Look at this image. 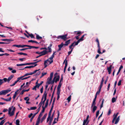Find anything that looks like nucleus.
Segmentation results:
<instances>
[{"label": "nucleus", "mask_w": 125, "mask_h": 125, "mask_svg": "<svg viewBox=\"0 0 125 125\" xmlns=\"http://www.w3.org/2000/svg\"><path fill=\"white\" fill-rule=\"evenodd\" d=\"M4 81L3 79H0V86L2 84L4 83Z\"/></svg>", "instance_id": "nucleus-33"}, {"label": "nucleus", "mask_w": 125, "mask_h": 125, "mask_svg": "<svg viewBox=\"0 0 125 125\" xmlns=\"http://www.w3.org/2000/svg\"><path fill=\"white\" fill-rule=\"evenodd\" d=\"M46 99H45V100H44L43 101H41L40 102V103H39V109L41 107L42 105V104H43V106L44 104V103H45V101L46 100Z\"/></svg>", "instance_id": "nucleus-9"}, {"label": "nucleus", "mask_w": 125, "mask_h": 125, "mask_svg": "<svg viewBox=\"0 0 125 125\" xmlns=\"http://www.w3.org/2000/svg\"><path fill=\"white\" fill-rule=\"evenodd\" d=\"M61 90L60 89H57V95H60Z\"/></svg>", "instance_id": "nucleus-43"}, {"label": "nucleus", "mask_w": 125, "mask_h": 125, "mask_svg": "<svg viewBox=\"0 0 125 125\" xmlns=\"http://www.w3.org/2000/svg\"><path fill=\"white\" fill-rule=\"evenodd\" d=\"M18 54L21 55H27V54L21 52H19L18 53Z\"/></svg>", "instance_id": "nucleus-31"}, {"label": "nucleus", "mask_w": 125, "mask_h": 125, "mask_svg": "<svg viewBox=\"0 0 125 125\" xmlns=\"http://www.w3.org/2000/svg\"><path fill=\"white\" fill-rule=\"evenodd\" d=\"M83 39L81 37L79 40H78L76 42V45H77L78 43L81 41H83Z\"/></svg>", "instance_id": "nucleus-16"}, {"label": "nucleus", "mask_w": 125, "mask_h": 125, "mask_svg": "<svg viewBox=\"0 0 125 125\" xmlns=\"http://www.w3.org/2000/svg\"><path fill=\"white\" fill-rule=\"evenodd\" d=\"M119 116H118L116 118V121L115 123V124H117L119 122Z\"/></svg>", "instance_id": "nucleus-21"}, {"label": "nucleus", "mask_w": 125, "mask_h": 125, "mask_svg": "<svg viewBox=\"0 0 125 125\" xmlns=\"http://www.w3.org/2000/svg\"><path fill=\"white\" fill-rule=\"evenodd\" d=\"M116 100V98L115 97H113L112 99V103H114L115 102Z\"/></svg>", "instance_id": "nucleus-27"}, {"label": "nucleus", "mask_w": 125, "mask_h": 125, "mask_svg": "<svg viewBox=\"0 0 125 125\" xmlns=\"http://www.w3.org/2000/svg\"><path fill=\"white\" fill-rule=\"evenodd\" d=\"M104 81V77H103L102 78V80L101 82L100 87L99 88V89H101L102 87L103 86V82Z\"/></svg>", "instance_id": "nucleus-18"}, {"label": "nucleus", "mask_w": 125, "mask_h": 125, "mask_svg": "<svg viewBox=\"0 0 125 125\" xmlns=\"http://www.w3.org/2000/svg\"><path fill=\"white\" fill-rule=\"evenodd\" d=\"M61 83V82H60L58 86L57 89H60L62 85V83Z\"/></svg>", "instance_id": "nucleus-34"}, {"label": "nucleus", "mask_w": 125, "mask_h": 125, "mask_svg": "<svg viewBox=\"0 0 125 125\" xmlns=\"http://www.w3.org/2000/svg\"><path fill=\"white\" fill-rule=\"evenodd\" d=\"M45 50L47 51V53L48 52H51L52 51V49L50 47H48L47 48V49H46Z\"/></svg>", "instance_id": "nucleus-19"}, {"label": "nucleus", "mask_w": 125, "mask_h": 125, "mask_svg": "<svg viewBox=\"0 0 125 125\" xmlns=\"http://www.w3.org/2000/svg\"><path fill=\"white\" fill-rule=\"evenodd\" d=\"M47 114H45L42 117L41 119V122L42 123L44 120L45 119L47 115Z\"/></svg>", "instance_id": "nucleus-15"}, {"label": "nucleus", "mask_w": 125, "mask_h": 125, "mask_svg": "<svg viewBox=\"0 0 125 125\" xmlns=\"http://www.w3.org/2000/svg\"><path fill=\"white\" fill-rule=\"evenodd\" d=\"M40 119H37L35 125H38L39 124Z\"/></svg>", "instance_id": "nucleus-30"}, {"label": "nucleus", "mask_w": 125, "mask_h": 125, "mask_svg": "<svg viewBox=\"0 0 125 125\" xmlns=\"http://www.w3.org/2000/svg\"><path fill=\"white\" fill-rule=\"evenodd\" d=\"M47 73H42V75L41 76V78L42 77L44 76L45 75H46L47 74Z\"/></svg>", "instance_id": "nucleus-56"}, {"label": "nucleus", "mask_w": 125, "mask_h": 125, "mask_svg": "<svg viewBox=\"0 0 125 125\" xmlns=\"http://www.w3.org/2000/svg\"><path fill=\"white\" fill-rule=\"evenodd\" d=\"M57 113H58V116H57V121L58 120V119L59 118V116L60 115V112L58 111H57Z\"/></svg>", "instance_id": "nucleus-52"}, {"label": "nucleus", "mask_w": 125, "mask_h": 125, "mask_svg": "<svg viewBox=\"0 0 125 125\" xmlns=\"http://www.w3.org/2000/svg\"><path fill=\"white\" fill-rule=\"evenodd\" d=\"M36 38L37 39H42V37H41L39 35H36Z\"/></svg>", "instance_id": "nucleus-35"}, {"label": "nucleus", "mask_w": 125, "mask_h": 125, "mask_svg": "<svg viewBox=\"0 0 125 125\" xmlns=\"http://www.w3.org/2000/svg\"><path fill=\"white\" fill-rule=\"evenodd\" d=\"M123 68V66L122 65H121L120 67H119V68L118 70L119 72H120L121 71V69H122Z\"/></svg>", "instance_id": "nucleus-62"}, {"label": "nucleus", "mask_w": 125, "mask_h": 125, "mask_svg": "<svg viewBox=\"0 0 125 125\" xmlns=\"http://www.w3.org/2000/svg\"><path fill=\"white\" fill-rule=\"evenodd\" d=\"M47 93L46 92V91H44V94L43 95L45 97V100L46 99V97Z\"/></svg>", "instance_id": "nucleus-24"}, {"label": "nucleus", "mask_w": 125, "mask_h": 125, "mask_svg": "<svg viewBox=\"0 0 125 125\" xmlns=\"http://www.w3.org/2000/svg\"><path fill=\"white\" fill-rule=\"evenodd\" d=\"M24 100H26L27 101H28L29 100V98L28 97H26L24 98Z\"/></svg>", "instance_id": "nucleus-54"}, {"label": "nucleus", "mask_w": 125, "mask_h": 125, "mask_svg": "<svg viewBox=\"0 0 125 125\" xmlns=\"http://www.w3.org/2000/svg\"><path fill=\"white\" fill-rule=\"evenodd\" d=\"M47 54V51H46V50H44L43 51L41 52V54L40 55V56L44 55Z\"/></svg>", "instance_id": "nucleus-8"}, {"label": "nucleus", "mask_w": 125, "mask_h": 125, "mask_svg": "<svg viewBox=\"0 0 125 125\" xmlns=\"http://www.w3.org/2000/svg\"><path fill=\"white\" fill-rule=\"evenodd\" d=\"M53 105H52V106L51 107V108L50 110V111L49 112V114H48V117L47 119V122H48V120H49V118L50 117V116H51V112L52 110V109L53 108Z\"/></svg>", "instance_id": "nucleus-6"}, {"label": "nucleus", "mask_w": 125, "mask_h": 125, "mask_svg": "<svg viewBox=\"0 0 125 125\" xmlns=\"http://www.w3.org/2000/svg\"><path fill=\"white\" fill-rule=\"evenodd\" d=\"M64 45V44H63V42L61 44L58 45V46L59 47V49L58 51H60L61 50L63 46Z\"/></svg>", "instance_id": "nucleus-13"}, {"label": "nucleus", "mask_w": 125, "mask_h": 125, "mask_svg": "<svg viewBox=\"0 0 125 125\" xmlns=\"http://www.w3.org/2000/svg\"><path fill=\"white\" fill-rule=\"evenodd\" d=\"M57 73H56L55 74L54 76V77H55L54 81H55V83H56L57 81H59L60 79V77L58 75L57 76Z\"/></svg>", "instance_id": "nucleus-5"}, {"label": "nucleus", "mask_w": 125, "mask_h": 125, "mask_svg": "<svg viewBox=\"0 0 125 125\" xmlns=\"http://www.w3.org/2000/svg\"><path fill=\"white\" fill-rule=\"evenodd\" d=\"M13 77V76H9L7 79L6 78H4L3 79V81H4V82H5L7 81L8 83L12 79Z\"/></svg>", "instance_id": "nucleus-4"}, {"label": "nucleus", "mask_w": 125, "mask_h": 125, "mask_svg": "<svg viewBox=\"0 0 125 125\" xmlns=\"http://www.w3.org/2000/svg\"><path fill=\"white\" fill-rule=\"evenodd\" d=\"M11 99V97H10L9 98L7 99H5V101H10Z\"/></svg>", "instance_id": "nucleus-44"}, {"label": "nucleus", "mask_w": 125, "mask_h": 125, "mask_svg": "<svg viewBox=\"0 0 125 125\" xmlns=\"http://www.w3.org/2000/svg\"><path fill=\"white\" fill-rule=\"evenodd\" d=\"M47 60H48V62H49V64H51L52 62H53V60H50V59H47Z\"/></svg>", "instance_id": "nucleus-49"}, {"label": "nucleus", "mask_w": 125, "mask_h": 125, "mask_svg": "<svg viewBox=\"0 0 125 125\" xmlns=\"http://www.w3.org/2000/svg\"><path fill=\"white\" fill-rule=\"evenodd\" d=\"M24 45H14L12 46L13 47H17L19 48V47H22V48H23L24 47Z\"/></svg>", "instance_id": "nucleus-11"}, {"label": "nucleus", "mask_w": 125, "mask_h": 125, "mask_svg": "<svg viewBox=\"0 0 125 125\" xmlns=\"http://www.w3.org/2000/svg\"><path fill=\"white\" fill-rule=\"evenodd\" d=\"M15 109V107L13 106L10 107L8 109V114L10 115V116L13 115L14 113V111Z\"/></svg>", "instance_id": "nucleus-1"}, {"label": "nucleus", "mask_w": 125, "mask_h": 125, "mask_svg": "<svg viewBox=\"0 0 125 125\" xmlns=\"http://www.w3.org/2000/svg\"><path fill=\"white\" fill-rule=\"evenodd\" d=\"M48 100L47 99L46 101V103L45 104V105L44 107H45V108H46L48 106Z\"/></svg>", "instance_id": "nucleus-32"}, {"label": "nucleus", "mask_w": 125, "mask_h": 125, "mask_svg": "<svg viewBox=\"0 0 125 125\" xmlns=\"http://www.w3.org/2000/svg\"><path fill=\"white\" fill-rule=\"evenodd\" d=\"M101 89H99V91H97L96 94H95V95H97V94H99L100 93V91H101Z\"/></svg>", "instance_id": "nucleus-57"}, {"label": "nucleus", "mask_w": 125, "mask_h": 125, "mask_svg": "<svg viewBox=\"0 0 125 125\" xmlns=\"http://www.w3.org/2000/svg\"><path fill=\"white\" fill-rule=\"evenodd\" d=\"M65 62V66L64 67V73H65V72L66 69L67 65V60H66V59H65V60H64L63 63H64Z\"/></svg>", "instance_id": "nucleus-7"}, {"label": "nucleus", "mask_w": 125, "mask_h": 125, "mask_svg": "<svg viewBox=\"0 0 125 125\" xmlns=\"http://www.w3.org/2000/svg\"><path fill=\"white\" fill-rule=\"evenodd\" d=\"M96 103L95 101H93L91 105V107L92 108L93 106H95Z\"/></svg>", "instance_id": "nucleus-29"}, {"label": "nucleus", "mask_w": 125, "mask_h": 125, "mask_svg": "<svg viewBox=\"0 0 125 125\" xmlns=\"http://www.w3.org/2000/svg\"><path fill=\"white\" fill-rule=\"evenodd\" d=\"M52 78H51L50 77H49L48 79V82H49L51 81L52 79Z\"/></svg>", "instance_id": "nucleus-58"}, {"label": "nucleus", "mask_w": 125, "mask_h": 125, "mask_svg": "<svg viewBox=\"0 0 125 125\" xmlns=\"http://www.w3.org/2000/svg\"><path fill=\"white\" fill-rule=\"evenodd\" d=\"M42 112H41L43 113L45 109V107H44L43 105L42 106Z\"/></svg>", "instance_id": "nucleus-46"}, {"label": "nucleus", "mask_w": 125, "mask_h": 125, "mask_svg": "<svg viewBox=\"0 0 125 125\" xmlns=\"http://www.w3.org/2000/svg\"><path fill=\"white\" fill-rule=\"evenodd\" d=\"M112 66V65H110L109 67L107 68V70H108V73L109 74H110L111 73Z\"/></svg>", "instance_id": "nucleus-12"}, {"label": "nucleus", "mask_w": 125, "mask_h": 125, "mask_svg": "<svg viewBox=\"0 0 125 125\" xmlns=\"http://www.w3.org/2000/svg\"><path fill=\"white\" fill-rule=\"evenodd\" d=\"M24 45L25 46H24V47H28L29 48H28V49H31L33 47V46H31L29 45Z\"/></svg>", "instance_id": "nucleus-26"}, {"label": "nucleus", "mask_w": 125, "mask_h": 125, "mask_svg": "<svg viewBox=\"0 0 125 125\" xmlns=\"http://www.w3.org/2000/svg\"><path fill=\"white\" fill-rule=\"evenodd\" d=\"M29 36L31 37V38H34V36L32 34H29Z\"/></svg>", "instance_id": "nucleus-55"}, {"label": "nucleus", "mask_w": 125, "mask_h": 125, "mask_svg": "<svg viewBox=\"0 0 125 125\" xmlns=\"http://www.w3.org/2000/svg\"><path fill=\"white\" fill-rule=\"evenodd\" d=\"M17 94V93H16V92H15L13 97V98L14 100Z\"/></svg>", "instance_id": "nucleus-47"}, {"label": "nucleus", "mask_w": 125, "mask_h": 125, "mask_svg": "<svg viewBox=\"0 0 125 125\" xmlns=\"http://www.w3.org/2000/svg\"><path fill=\"white\" fill-rule=\"evenodd\" d=\"M97 108V107L95 106H93V110L92 112L93 113H94L96 110Z\"/></svg>", "instance_id": "nucleus-23"}, {"label": "nucleus", "mask_w": 125, "mask_h": 125, "mask_svg": "<svg viewBox=\"0 0 125 125\" xmlns=\"http://www.w3.org/2000/svg\"><path fill=\"white\" fill-rule=\"evenodd\" d=\"M37 65V64H36L34 66H27L25 67L24 68H33L34 67L36 66Z\"/></svg>", "instance_id": "nucleus-17"}, {"label": "nucleus", "mask_w": 125, "mask_h": 125, "mask_svg": "<svg viewBox=\"0 0 125 125\" xmlns=\"http://www.w3.org/2000/svg\"><path fill=\"white\" fill-rule=\"evenodd\" d=\"M55 79V77H54L52 81V80H51V81H50L48 83V84H53L54 83V82H55V81H54Z\"/></svg>", "instance_id": "nucleus-20"}, {"label": "nucleus", "mask_w": 125, "mask_h": 125, "mask_svg": "<svg viewBox=\"0 0 125 125\" xmlns=\"http://www.w3.org/2000/svg\"><path fill=\"white\" fill-rule=\"evenodd\" d=\"M39 70H36L34 71L33 72H31L30 73H29L30 74V75H32L33 74H34L36 73V72L37 71H38Z\"/></svg>", "instance_id": "nucleus-25"}, {"label": "nucleus", "mask_w": 125, "mask_h": 125, "mask_svg": "<svg viewBox=\"0 0 125 125\" xmlns=\"http://www.w3.org/2000/svg\"><path fill=\"white\" fill-rule=\"evenodd\" d=\"M104 99H103L102 101V103H101V104L100 106V109H101L102 108L103 106V104L104 103Z\"/></svg>", "instance_id": "nucleus-40"}, {"label": "nucleus", "mask_w": 125, "mask_h": 125, "mask_svg": "<svg viewBox=\"0 0 125 125\" xmlns=\"http://www.w3.org/2000/svg\"><path fill=\"white\" fill-rule=\"evenodd\" d=\"M53 73H52V72L50 74V77L52 78L53 76Z\"/></svg>", "instance_id": "nucleus-64"}, {"label": "nucleus", "mask_w": 125, "mask_h": 125, "mask_svg": "<svg viewBox=\"0 0 125 125\" xmlns=\"http://www.w3.org/2000/svg\"><path fill=\"white\" fill-rule=\"evenodd\" d=\"M38 112L37 113L35 114L31 118V119H30V121L31 122H32V120L33 119V118L34 117V116H35V115L36 114L38 113Z\"/></svg>", "instance_id": "nucleus-39"}, {"label": "nucleus", "mask_w": 125, "mask_h": 125, "mask_svg": "<svg viewBox=\"0 0 125 125\" xmlns=\"http://www.w3.org/2000/svg\"><path fill=\"white\" fill-rule=\"evenodd\" d=\"M20 121L19 119H17L16 120V125H20Z\"/></svg>", "instance_id": "nucleus-37"}, {"label": "nucleus", "mask_w": 125, "mask_h": 125, "mask_svg": "<svg viewBox=\"0 0 125 125\" xmlns=\"http://www.w3.org/2000/svg\"><path fill=\"white\" fill-rule=\"evenodd\" d=\"M76 42H74L71 45H70L69 47V48L70 49H71L72 48V47H74L76 45H76Z\"/></svg>", "instance_id": "nucleus-14"}, {"label": "nucleus", "mask_w": 125, "mask_h": 125, "mask_svg": "<svg viewBox=\"0 0 125 125\" xmlns=\"http://www.w3.org/2000/svg\"><path fill=\"white\" fill-rule=\"evenodd\" d=\"M10 91V89L3 90L0 92V95H5Z\"/></svg>", "instance_id": "nucleus-3"}, {"label": "nucleus", "mask_w": 125, "mask_h": 125, "mask_svg": "<svg viewBox=\"0 0 125 125\" xmlns=\"http://www.w3.org/2000/svg\"><path fill=\"white\" fill-rule=\"evenodd\" d=\"M23 77V76H21L20 77H19L17 78V81H18V82L21 79L22 80V78Z\"/></svg>", "instance_id": "nucleus-51"}, {"label": "nucleus", "mask_w": 125, "mask_h": 125, "mask_svg": "<svg viewBox=\"0 0 125 125\" xmlns=\"http://www.w3.org/2000/svg\"><path fill=\"white\" fill-rule=\"evenodd\" d=\"M70 40H69L66 41L65 42V44H64V45L65 46H67L70 43Z\"/></svg>", "instance_id": "nucleus-22"}, {"label": "nucleus", "mask_w": 125, "mask_h": 125, "mask_svg": "<svg viewBox=\"0 0 125 125\" xmlns=\"http://www.w3.org/2000/svg\"><path fill=\"white\" fill-rule=\"evenodd\" d=\"M99 111L98 110L97 111L96 114V117L97 118L99 115Z\"/></svg>", "instance_id": "nucleus-59"}, {"label": "nucleus", "mask_w": 125, "mask_h": 125, "mask_svg": "<svg viewBox=\"0 0 125 125\" xmlns=\"http://www.w3.org/2000/svg\"><path fill=\"white\" fill-rule=\"evenodd\" d=\"M67 34L64 35H59L57 37V38L58 39H61L63 40L64 41H66L67 39L69 38H67Z\"/></svg>", "instance_id": "nucleus-2"}, {"label": "nucleus", "mask_w": 125, "mask_h": 125, "mask_svg": "<svg viewBox=\"0 0 125 125\" xmlns=\"http://www.w3.org/2000/svg\"><path fill=\"white\" fill-rule=\"evenodd\" d=\"M48 60H46L44 61V68H46L47 66L49 64L48 63Z\"/></svg>", "instance_id": "nucleus-10"}, {"label": "nucleus", "mask_w": 125, "mask_h": 125, "mask_svg": "<svg viewBox=\"0 0 125 125\" xmlns=\"http://www.w3.org/2000/svg\"><path fill=\"white\" fill-rule=\"evenodd\" d=\"M98 49L97 51L98 52L99 54L102 53H103L101 52H100V46H98Z\"/></svg>", "instance_id": "nucleus-28"}, {"label": "nucleus", "mask_w": 125, "mask_h": 125, "mask_svg": "<svg viewBox=\"0 0 125 125\" xmlns=\"http://www.w3.org/2000/svg\"><path fill=\"white\" fill-rule=\"evenodd\" d=\"M42 113L41 112L40 115H39L37 119H40L41 117L42 116Z\"/></svg>", "instance_id": "nucleus-36"}, {"label": "nucleus", "mask_w": 125, "mask_h": 125, "mask_svg": "<svg viewBox=\"0 0 125 125\" xmlns=\"http://www.w3.org/2000/svg\"><path fill=\"white\" fill-rule=\"evenodd\" d=\"M73 48H71V50L70 51H69V52H68V55H69L70 54H71V53L73 51Z\"/></svg>", "instance_id": "nucleus-50"}, {"label": "nucleus", "mask_w": 125, "mask_h": 125, "mask_svg": "<svg viewBox=\"0 0 125 125\" xmlns=\"http://www.w3.org/2000/svg\"><path fill=\"white\" fill-rule=\"evenodd\" d=\"M54 112L53 113L51 117V116H50V117L49 118V120H48V121L50 119H52V120L53 119V116H54Z\"/></svg>", "instance_id": "nucleus-38"}, {"label": "nucleus", "mask_w": 125, "mask_h": 125, "mask_svg": "<svg viewBox=\"0 0 125 125\" xmlns=\"http://www.w3.org/2000/svg\"><path fill=\"white\" fill-rule=\"evenodd\" d=\"M25 59L26 58H20L19 59V60L21 61H23L24 60H25Z\"/></svg>", "instance_id": "nucleus-61"}, {"label": "nucleus", "mask_w": 125, "mask_h": 125, "mask_svg": "<svg viewBox=\"0 0 125 125\" xmlns=\"http://www.w3.org/2000/svg\"><path fill=\"white\" fill-rule=\"evenodd\" d=\"M1 41H7V42H9L10 41V39H3L1 40Z\"/></svg>", "instance_id": "nucleus-60"}, {"label": "nucleus", "mask_w": 125, "mask_h": 125, "mask_svg": "<svg viewBox=\"0 0 125 125\" xmlns=\"http://www.w3.org/2000/svg\"><path fill=\"white\" fill-rule=\"evenodd\" d=\"M41 61V60H39V61H37L35 62H31V64H34L39 62H40V61Z\"/></svg>", "instance_id": "nucleus-45"}, {"label": "nucleus", "mask_w": 125, "mask_h": 125, "mask_svg": "<svg viewBox=\"0 0 125 125\" xmlns=\"http://www.w3.org/2000/svg\"><path fill=\"white\" fill-rule=\"evenodd\" d=\"M121 80H120L119 82H118V86H120L121 85Z\"/></svg>", "instance_id": "nucleus-63"}, {"label": "nucleus", "mask_w": 125, "mask_h": 125, "mask_svg": "<svg viewBox=\"0 0 125 125\" xmlns=\"http://www.w3.org/2000/svg\"><path fill=\"white\" fill-rule=\"evenodd\" d=\"M52 120H53L52 119V118L50 119H49L50 121L49 122V125H51V123H52Z\"/></svg>", "instance_id": "nucleus-48"}, {"label": "nucleus", "mask_w": 125, "mask_h": 125, "mask_svg": "<svg viewBox=\"0 0 125 125\" xmlns=\"http://www.w3.org/2000/svg\"><path fill=\"white\" fill-rule=\"evenodd\" d=\"M5 120H3L1 121L0 123V125H2L5 122Z\"/></svg>", "instance_id": "nucleus-42"}, {"label": "nucleus", "mask_w": 125, "mask_h": 125, "mask_svg": "<svg viewBox=\"0 0 125 125\" xmlns=\"http://www.w3.org/2000/svg\"><path fill=\"white\" fill-rule=\"evenodd\" d=\"M71 95H70L67 99V100H68V103H69L71 100Z\"/></svg>", "instance_id": "nucleus-41"}, {"label": "nucleus", "mask_w": 125, "mask_h": 125, "mask_svg": "<svg viewBox=\"0 0 125 125\" xmlns=\"http://www.w3.org/2000/svg\"><path fill=\"white\" fill-rule=\"evenodd\" d=\"M37 108V107H31L30 108V110H35Z\"/></svg>", "instance_id": "nucleus-53"}]
</instances>
